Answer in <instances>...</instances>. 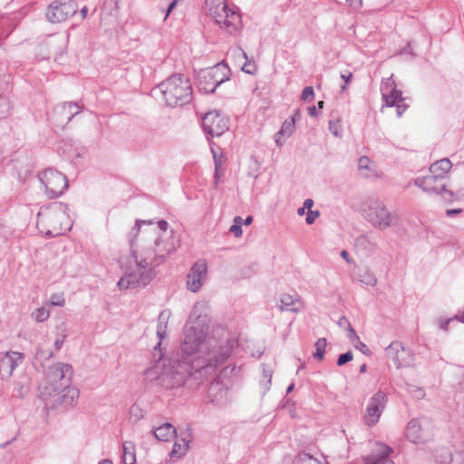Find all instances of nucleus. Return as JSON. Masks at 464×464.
Instances as JSON below:
<instances>
[{
	"mask_svg": "<svg viewBox=\"0 0 464 464\" xmlns=\"http://www.w3.org/2000/svg\"><path fill=\"white\" fill-rule=\"evenodd\" d=\"M141 219H137L129 234L135 267L129 268L119 280L117 285L120 289L146 286L155 276L153 267L164 263L177 248L172 242L162 240L155 228L142 231L141 237L136 239Z\"/></svg>",
	"mask_w": 464,
	"mask_h": 464,
	"instance_id": "obj_1",
	"label": "nucleus"
},
{
	"mask_svg": "<svg viewBox=\"0 0 464 464\" xmlns=\"http://www.w3.org/2000/svg\"><path fill=\"white\" fill-rule=\"evenodd\" d=\"M148 382L165 389L182 386L190 376L189 364L177 360L162 359L144 372Z\"/></svg>",
	"mask_w": 464,
	"mask_h": 464,
	"instance_id": "obj_2",
	"label": "nucleus"
},
{
	"mask_svg": "<svg viewBox=\"0 0 464 464\" xmlns=\"http://www.w3.org/2000/svg\"><path fill=\"white\" fill-rule=\"evenodd\" d=\"M36 226L46 237H55L64 235L72 226L67 205L53 202L42 208L37 215Z\"/></svg>",
	"mask_w": 464,
	"mask_h": 464,
	"instance_id": "obj_3",
	"label": "nucleus"
},
{
	"mask_svg": "<svg viewBox=\"0 0 464 464\" xmlns=\"http://www.w3.org/2000/svg\"><path fill=\"white\" fill-rule=\"evenodd\" d=\"M203 306V304L197 303L186 324L180 346L184 353L193 354L197 353L206 339L208 330V318L207 315L198 314Z\"/></svg>",
	"mask_w": 464,
	"mask_h": 464,
	"instance_id": "obj_4",
	"label": "nucleus"
},
{
	"mask_svg": "<svg viewBox=\"0 0 464 464\" xmlns=\"http://www.w3.org/2000/svg\"><path fill=\"white\" fill-rule=\"evenodd\" d=\"M167 105L175 107L188 103L192 98V87L182 74H172L158 85Z\"/></svg>",
	"mask_w": 464,
	"mask_h": 464,
	"instance_id": "obj_5",
	"label": "nucleus"
},
{
	"mask_svg": "<svg viewBox=\"0 0 464 464\" xmlns=\"http://www.w3.org/2000/svg\"><path fill=\"white\" fill-rule=\"evenodd\" d=\"M206 7L221 28L226 29L230 34H235L240 25V14L228 9L225 0H205Z\"/></svg>",
	"mask_w": 464,
	"mask_h": 464,
	"instance_id": "obj_6",
	"label": "nucleus"
},
{
	"mask_svg": "<svg viewBox=\"0 0 464 464\" xmlns=\"http://www.w3.org/2000/svg\"><path fill=\"white\" fill-rule=\"evenodd\" d=\"M72 373V365L66 363H56L50 366L46 372V385L40 386L44 399L51 397L53 393L70 384Z\"/></svg>",
	"mask_w": 464,
	"mask_h": 464,
	"instance_id": "obj_7",
	"label": "nucleus"
},
{
	"mask_svg": "<svg viewBox=\"0 0 464 464\" xmlns=\"http://www.w3.org/2000/svg\"><path fill=\"white\" fill-rule=\"evenodd\" d=\"M363 215L370 224L380 230L390 227L396 219L395 214L378 199H370L365 203Z\"/></svg>",
	"mask_w": 464,
	"mask_h": 464,
	"instance_id": "obj_8",
	"label": "nucleus"
},
{
	"mask_svg": "<svg viewBox=\"0 0 464 464\" xmlns=\"http://www.w3.org/2000/svg\"><path fill=\"white\" fill-rule=\"evenodd\" d=\"M38 178L44 187L45 195L50 198L60 197L68 188L66 176L55 169H46L38 174Z\"/></svg>",
	"mask_w": 464,
	"mask_h": 464,
	"instance_id": "obj_9",
	"label": "nucleus"
},
{
	"mask_svg": "<svg viewBox=\"0 0 464 464\" xmlns=\"http://www.w3.org/2000/svg\"><path fill=\"white\" fill-rule=\"evenodd\" d=\"M237 347V341L234 338L227 339L224 343L209 346L205 357L202 368L215 369L223 364Z\"/></svg>",
	"mask_w": 464,
	"mask_h": 464,
	"instance_id": "obj_10",
	"label": "nucleus"
},
{
	"mask_svg": "<svg viewBox=\"0 0 464 464\" xmlns=\"http://www.w3.org/2000/svg\"><path fill=\"white\" fill-rule=\"evenodd\" d=\"M381 92L385 105L387 107L395 106L397 115L401 117L409 106L403 102L402 93L397 90L396 83L392 77L382 82Z\"/></svg>",
	"mask_w": 464,
	"mask_h": 464,
	"instance_id": "obj_11",
	"label": "nucleus"
},
{
	"mask_svg": "<svg viewBox=\"0 0 464 464\" xmlns=\"http://www.w3.org/2000/svg\"><path fill=\"white\" fill-rule=\"evenodd\" d=\"M386 356L391 359L397 368H406L413 365L412 352L403 346L401 342L394 341L385 348Z\"/></svg>",
	"mask_w": 464,
	"mask_h": 464,
	"instance_id": "obj_12",
	"label": "nucleus"
},
{
	"mask_svg": "<svg viewBox=\"0 0 464 464\" xmlns=\"http://www.w3.org/2000/svg\"><path fill=\"white\" fill-rule=\"evenodd\" d=\"M386 403L387 396L382 391L377 392L371 397L363 416L365 425L372 427L379 421L386 407Z\"/></svg>",
	"mask_w": 464,
	"mask_h": 464,
	"instance_id": "obj_13",
	"label": "nucleus"
},
{
	"mask_svg": "<svg viewBox=\"0 0 464 464\" xmlns=\"http://www.w3.org/2000/svg\"><path fill=\"white\" fill-rule=\"evenodd\" d=\"M83 105L77 102H62L53 108L51 119L57 127L63 128L81 113Z\"/></svg>",
	"mask_w": 464,
	"mask_h": 464,
	"instance_id": "obj_14",
	"label": "nucleus"
},
{
	"mask_svg": "<svg viewBox=\"0 0 464 464\" xmlns=\"http://www.w3.org/2000/svg\"><path fill=\"white\" fill-rule=\"evenodd\" d=\"M202 128L211 137H219L228 130V120L216 111H209L202 118Z\"/></svg>",
	"mask_w": 464,
	"mask_h": 464,
	"instance_id": "obj_15",
	"label": "nucleus"
},
{
	"mask_svg": "<svg viewBox=\"0 0 464 464\" xmlns=\"http://www.w3.org/2000/svg\"><path fill=\"white\" fill-rule=\"evenodd\" d=\"M77 4L74 1L59 2L54 1L48 6L46 12L47 19L52 23H61L77 12Z\"/></svg>",
	"mask_w": 464,
	"mask_h": 464,
	"instance_id": "obj_16",
	"label": "nucleus"
},
{
	"mask_svg": "<svg viewBox=\"0 0 464 464\" xmlns=\"http://www.w3.org/2000/svg\"><path fill=\"white\" fill-rule=\"evenodd\" d=\"M228 367L222 370L218 375L208 386V397L211 402L217 405H224L228 401V387L222 380V375L227 374Z\"/></svg>",
	"mask_w": 464,
	"mask_h": 464,
	"instance_id": "obj_17",
	"label": "nucleus"
},
{
	"mask_svg": "<svg viewBox=\"0 0 464 464\" xmlns=\"http://www.w3.org/2000/svg\"><path fill=\"white\" fill-rule=\"evenodd\" d=\"M208 273L207 262L198 260L190 268L187 276V287L193 293H197L203 285Z\"/></svg>",
	"mask_w": 464,
	"mask_h": 464,
	"instance_id": "obj_18",
	"label": "nucleus"
},
{
	"mask_svg": "<svg viewBox=\"0 0 464 464\" xmlns=\"http://www.w3.org/2000/svg\"><path fill=\"white\" fill-rule=\"evenodd\" d=\"M24 360V354L19 352L9 351L0 353V378H9L14 370Z\"/></svg>",
	"mask_w": 464,
	"mask_h": 464,
	"instance_id": "obj_19",
	"label": "nucleus"
},
{
	"mask_svg": "<svg viewBox=\"0 0 464 464\" xmlns=\"http://www.w3.org/2000/svg\"><path fill=\"white\" fill-rule=\"evenodd\" d=\"M415 185L421 188L423 191L428 193L440 194L441 192L448 193L450 197L452 196V192L446 188V185L441 183V180L433 177L432 175H428L425 177L418 178L414 181Z\"/></svg>",
	"mask_w": 464,
	"mask_h": 464,
	"instance_id": "obj_20",
	"label": "nucleus"
},
{
	"mask_svg": "<svg viewBox=\"0 0 464 464\" xmlns=\"http://www.w3.org/2000/svg\"><path fill=\"white\" fill-rule=\"evenodd\" d=\"M405 434L413 443H424L430 437L429 431L422 428L419 419H413L408 423Z\"/></svg>",
	"mask_w": 464,
	"mask_h": 464,
	"instance_id": "obj_21",
	"label": "nucleus"
},
{
	"mask_svg": "<svg viewBox=\"0 0 464 464\" xmlns=\"http://www.w3.org/2000/svg\"><path fill=\"white\" fill-rule=\"evenodd\" d=\"M392 449L384 444H379L378 449L363 459L365 464H394L390 455Z\"/></svg>",
	"mask_w": 464,
	"mask_h": 464,
	"instance_id": "obj_22",
	"label": "nucleus"
},
{
	"mask_svg": "<svg viewBox=\"0 0 464 464\" xmlns=\"http://www.w3.org/2000/svg\"><path fill=\"white\" fill-rule=\"evenodd\" d=\"M51 397H56L55 402L63 407H71L73 406L79 397V391L74 387H70L69 384L67 386L63 387L55 393H53Z\"/></svg>",
	"mask_w": 464,
	"mask_h": 464,
	"instance_id": "obj_23",
	"label": "nucleus"
},
{
	"mask_svg": "<svg viewBox=\"0 0 464 464\" xmlns=\"http://www.w3.org/2000/svg\"><path fill=\"white\" fill-rule=\"evenodd\" d=\"M230 71L225 63L216 64L210 69L204 70V78L213 81L218 87L229 79Z\"/></svg>",
	"mask_w": 464,
	"mask_h": 464,
	"instance_id": "obj_24",
	"label": "nucleus"
},
{
	"mask_svg": "<svg viewBox=\"0 0 464 464\" xmlns=\"http://www.w3.org/2000/svg\"><path fill=\"white\" fill-rule=\"evenodd\" d=\"M279 309L281 311L285 310L298 313L304 309V304L298 295L282 294L280 297Z\"/></svg>",
	"mask_w": 464,
	"mask_h": 464,
	"instance_id": "obj_25",
	"label": "nucleus"
},
{
	"mask_svg": "<svg viewBox=\"0 0 464 464\" xmlns=\"http://www.w3.org/2000/svg\"><path fill=\"white\" fill-rule=\"evenodd\" d=\"M171 312L169 309H164L159 314L157 324V336L160 339V342L155 348L160 347L161 342L167 337L168 324Z\"/></svg>",
	"mask_w": 464,
	"mask_h": 464,
	"instance_id": "obj_26",
	"label": "nucleus"
},
{
	"mask_svg": "<svg viewBox=\"0 0 464 464\" xmlns=\"http://www.w3.org/2000/svg\"><path fill=\"white\" fill-rule=\"evenodd\" d=\"M451 166L452 164L450 160L442 159L430 165V173L433 177L442 180L446 177Z\"/></svg>",
	"mask_w": 464,
	"mask_h": 464,
	"instance_id": "obj_27",
	"label": "nucleus"
},
{
	"mask_svg": "<svg viewBox=\"0 0 464 464\" xmlns=\"http://www.w3.org/2000/svg\"><path fill=\"white\" fill-rule=\"evenodd\" d=\"M146 223H143V225H153L152 221L151 220H145ZM142 222L140 224V227L141 226ZM169 227V223L166 221V220H160L158 222V227H149V228H144V229H141L140 227V232L139 234L136 236V239H139L141 237V234H142V231L144 230H150V229H153L155 228L158 232V235L160 237H161L162 240H169L170 242H172L173 244L174 243V240L172 238V236H169L167 237V229ZM176 246V245H174Z\"/></svg>",
	"mask_w": 464,
	"mask_h": 464,
	"instance_id": "obj_28",
	"label": "nucleus"
},
{
	"mask_svg": "<svg viewBox=\"0 0 464 464\" xmlns=\"http://www.w3.org/2000/svg\"><path fill=\"white\" fill-rule=\"evenodd\" d=\"M155 438L161 441H169L176 434V429L170 423H164L153 430Z\"/></svg>",
	"mask_w": 464,
	"mask_h": 464,
	"instance_id": "obj_29",
	"label": "nucleus"
},
{
	"mask_svg": "<svg viewBox=\"0 0 464 464\" xmlns=\"http://www.w3.org/2000/svg\"><path fill=\"white\" fill-rule=\"evenodd\" d=\"M294 130H295V119L294 120H285L283 122L280 130L276 134V145L278 147H281L284 142L281 140V138H283L284 140H285L292 135Z\"/></svg>",
	"mask_w": 464,
	"mask_h": 464,
	"instance_id": "obj_30",
	"label": "nucleus"
},
{
	"mask_svg": "<svg viewBox=\"0 0 464 464\" xmlns=\"http://www.w3.org/2000/svg\"><path fill=\"white\" fill-rule=\"evenodd\" d=\"M354 246L365 256H369L374 249V245L372 244L367 236L362 235L354 241Z\"/></svg>",
	"mask_w": 464,
	"mask_h": 464,
	"instance_id": "obj_31",
	"label": "nucleus"
},
{
	"mask_svg": "<svg viewBox=\"0 0 464 464\" xmlns=\"http://www.w3.org/2000/svg\"><path fill=\"white\" fill-rule=\"evenodd\" d=\"M122 462L123 464H135L136 456L134 452V445L130 441H126L122 445Z\"/></svg>",
	"mask_w": 464,
	"mask_h": 464,
	"instance_id": "obj_32",
	"label": "nucleus"
},
{
	"mask_svg": "<svg viewBox=\"0 0 464 464\" xmlns=\"http://www.w3.org/2000/svg\"><path fill=\"white\" fill-rule=\"evenodd\" d=\"M197 84L198 89L206 93H212L217 89L216 83L213 81L204 78V70L199 72Z\"/></svg>",
	"mask_w": 464,
	"mask_h": 464,
	"instance_id": "obj_33",
	"label": "nucleus"
},
{
	"mask_svg": "<svg viewBox=\"0 0 464 464\" xmlns=\"http://www.w3.org/2000/svg\"><path fill=\"white\" fill-rule=\"evenodd\" d=\"M371 160L368 157L362 156L358 160V169L360 171H367V173H363L362 175L365 178H370L375 175L374 170L370 166Z\"/></svg>",
	"mask_w": 464,
	"mask_h": 464,
	"instance_id": "obj_34",
	"label": "nucleus"
},
{
	"mask_svg": "<svg viewBox=\"0 0 464 464\" xmlns=\"http://www.w3.org/2000/svg\"><path fill=\"white\" fill-rule=\"evenodd\" d=\"M189 440L185 439L180 440V441H176L173 445L172 450L170 452L171 457H180L182 456L188 448Z\"/></svg>",
	"mask_w": 464,
	"mask_h": 464,
	"instance_id": "obj_35",
	"label": "nucleus"
},
{
	"mask_svg": "<svg viewBox=\"0 0 464 464\" xmlns=\"http://www.w3.org/2000/svg\"><path fill=\"white\" fill-rule=\"evenodd\" d=\"M327 344V341L325 338H319L315 342V353H314V358L318 361H322L324 359V355L325 353V347Z\"/></svg>",
	"mask_w": 464,
	"mask_h": 464,
	"instance_id": "obj_36",
	"label": "nucleus"
},
{
	"mask_svg": "<svg viewBox=\"0 0 464 464\" xmlns=\"http://www.w3.org/2000/svg\"><path fill=\"white\" fill-rule=\"evenodd\" d=\"M293 464H322L317 459L307 453H301L293 461Z\"/></svg>",
	"mask_w": 464,
	"mask_h": 464,
	"instance_id": "obj_37",
	"label": "nucleus"
},
{
	"mask_svg": "<svg viewBox=\"0 0 464 464\" xmlns=\"http://www.w3.org/2000/svg\"><path fill=\"white\" fill-rule=\"evenodd\" d=\"M33 318L38 322L43 323L45 322L49 318V311L44 307L37 308L33 314Z\"/></svg>",
	"mask_w": 464,
	"mask_h": 464,
	"instance_id": "obj_38",
	"label": "nucleus"
},
{
	"mask_svg": "<svg viewBox=\"0 0 464 464\" xmlns=\"http://www.w3.org/2000/svg\"><path fill=\"white\" fill-rule=\"evenodd\" d=\"M360 281L367 285L372 286L375 285L377 283L376 277L369 272H365L362 275H360Z\"/></svg>",
	"mask_w": 464,
	"mask_h": 464,
	"instance_id": "obj_39",
	"label": "nucleus"
},
{
	"mask_svg": "<svg viewBox=\"0 0 464 464\" xmlns=\"http://www.w3.org/2000/svg\"><path fill=\"white\" fill-rule=\"evenodd\" d=\"M353 356L352 352H347V353L340 354L337 359V365L338 366L344 365L345 363L351 362L353 360Z\"/></svg>",
	"mask_w": 464,
	"mask_h": 464,
	"instance_id": "obj_40",
	"label": "nucleus"
},
{
	"mask_svg": "<svg viewBox=\"0 0 464 464\" xmlns=\"http://www.w3.org/2000/svg\"><path fill=\"white\" fill-rule=\"evenodd\" d=\"M353 343L354 347L356 349H358L359 351H361L363 354L371 355V350L367 347V345L364 343H362L360 340V337L358 338V340H355V342Z\"/></svg>",
	"mask_w": 464,
	"mask_h": 464,
	"instance_id": "obj_41",
	"label": "nucleus"
},
{
	"mask_svg": "<svg viewBox=\"0 0 464 464\" xmlns=\"http://www.w3.org/2000/svg\"><path fill=\"white\" fill-rule=\"evenodd\" d=\"M314 97V88L312 86H306L303 92L301 98L304 101H312Z\"/></svg>",
	"mask_w": 464,
	"mask_h": 464,
	"instance_id": "obj_42",
	"label": "nucleus"
},
{
	"mask_svg": "<svg viewBox=\"0 0 464 464\" xmlns=\"http://www.w3.org/2000/svg\"><path fill=\"white\" fill-rule=\"evenodd\" d=\"M242 71L248 74H254L256 72V66L254 61H246L242 66Z\"/></svg>",
	"mask_w": 464,
	"mask_h": 464,
	"instance_id": "obj_43",
	"label": "nucleus"
},
{
	"mask_svg": "<svg viewBox=\"0 0 464 464\" xmlns=\"http://www.w3.org/2000/svg\"><path fill=\"white\" fill-rule=\"evenodd\" d=\"M320 216V212L318 210H309L307 212V216H306V218H305V222L308 224V225H312L314 224V222L315 221V219Z\"/></svg>",
	"mask_w": 464,
	"mask_h": 464,
	"instance_id": "obj_44",
	"label": "nucleus"
},
{
	"mask_svg": "<svg viewBox=\"0 0 464 464\" xmlns=\"http://www.w3.org/2000/svg\"><path fill=\"white\" fill-rule=\"evenodd\" d=\"M329 130L336 137L340 136V125L339 121H334V120L329 121Z\"/></svg>",
	"mask_w": 464,
	"mask_h": 464,
	"instance_id": "obj_45",
	"label": "nucleus"
},
{
	"mask_svg": "<svg viewBox=\"0 0 464 464\" xmlns=\"http://www.w3.org/2000/svg\"><path fill=\"white\" fill-rule=\"evenodd\" d=\"M263 375L264 378L266 379V382L264 383V389L267 391L271 385L272 382V372L270 370H266L264 368L263 370Z\"/></svg>",
	"mask_w": 464,
	"mask_h": 464,
	"instance_id": "obj_46",
	"label": "nucleus"
},
{
	"mask_svg": "<svg viewBox=\"0 0 464 464\" xmlns=\"http://www.w3.org/2000/svg\"><path fill=\"white\" fill-rule=\"evenodd\" d=\"M65 301L64 298L60 295H53L51 296V304L53 305L56 306H63L64 304Z\"/></svg>",
	"mask_w": 464,
	"mask_h": 464,
	"instance_id": "obj_47",
	"label": "nucleus"
},
{
	"mask_svg": "<svg viewBox=\"0 0 464 464\" xmlns=\"http://www.w3.org/2000/svg\"><path fill=\"white\" fill-rule=\"evenodd\" d=\"M36 357L39 359L48 360L51 357H53V353L51 351H44L42 349H39L36 353Z\"/></svg>",
	"mask_w": 464,
	"mask_h": 464,
	"instance_id": "obj_48",
	"label": "nucleus"
},
{
	"mask_svg": "<svg viewBox=\"0 0 464 464\" xmlns=\"http://www.w3.org/2000/svg\"><path fill=\"white\" fill-rule=\"evenodd\" d=\"M230 232L234 234V236L236 237H240L242 236V227L240 226H238L237 224H233L231 227H230Z\"/></svg>",
	"mask_w": 464,
	"mask_h": 464,
	"instance_id": "obj_49",
	"label": "nucleus"
},
{
	"mask_svg": "<svg viewBox=\"0 0 464 464\" xmlns=\"http://www.w3.org/2000/svg\"><path fill=\"white\" fill-rule=\"evenodd\" d=\"M4 107L3 110H0V118H5L9 114L10 105L7 102L1 104Z\"/></svg>",
	"mask_w": 464,
	"mask_h": 464,
	"instance_id": "obj_50",
	"label": "nucleus"
},
{
	"mask_svg": "<svg viewBox=\"0 0 464 464\" xmlns=\"http://www.w3.org/2000/svg\"><path fill=\"white\" fill-rule=\"evenodd\" d=\"M348 338L352 343H354L355 340H358L359 338V336L356 334L354 329L351 326V324H349Z\"/></svg>",
	"mask_w": 464,
	"mask_h": 464,
	"instance_id": "obj_51",
	"label": "nucleus"
},
{
	"mask_svg": "<svg viewBox=\"0 0 464 464\" xmlns=\"http://www.w3.org/2000/svg\"><path fill=\"white\" fill-rule=\"evenodd\" d=\"M348 5L353 8V9H358L362 6V0H346Z\"/></svg>",
	"mask_w": 464,
	"mask_h": 464,
	"instance_id": "obj_52",
	"label": "nucleus"
},
{
	"mask_svg": "<svg viewBox=\"0 0 464 464\" xmlns=\"http://www.w3.org/2000/svg\"><path fill=\"white\" fill-rule=\"evenodd\" d=\"M214 154V160H215V179L216 180L218 181V179H219V173H218V169L220 167V164L219 162L217 160V157H216V154Z\"/></svg>",
	"mask_w": 464,
	"mask_h": 464,
	"instance_id": "obj_53",
	"label": "nucleus"
},
{
	"mask_svg": "<svg viewBox=\"0 0 464 464\" xmlns=\"http://www.w3.org/2000/svg\"><path fill=\"white\" fill-rule=\"evenodd\" d=\"M341 78L344 81L345 83H348L351 82L353 78V73L351 72H348L347 73L341 74Z\"/></svg>",
	"mask_w": 464,
	"mask_h": 464,
	"instance_id": "obj_54",
	"label": "nucleus"
},
{
	"mask_svg": "<svg viewBox=\"0 0 464 464\" xmlns=\"http://www.w3.org/2000/svg\"><path fill=\"white\" fill-rule=\"evenodd\" d=\"M177 2H178L177 0H173V1L169 4V7H168V9H167V11H166L165 19L167 18V16H169V15L170 12L175 8V6H176V5H177Z\"/></svg>",
	"mask_w": 464,
	"mask_h": 464,
	"instance_id": "obj_55",
	"label": "nucleus"
},
{
	"mask_svg": "<svg viewBox=\"0 0 464 464\" xmlns=\"http://www.w3.org/2000/svg\"><path fill=\"white\" fill-rule=\"evenodd\" d=\"M313 206H314V200L311 198H307L304 200L303 207H304L305 209H308V211H309V210H312L311 208Z\"/></svg>",
	"mask_w": 464,
	"mask_h": 464,
	"instance_id": "obj_56",
	"label": "nucleus"
},
{
	"mask_svg": "<svg viewBox=\"0 0 464 464\" xmlns=\"http://www.w3.org/2000/svg\"><path fill=\"white\" fill-rule=\"evenodd\" d=\"M340 255L347 263L351 264L353 262L349 257V253L346 250H342Z\"/></svg>",
	"mask_w": 464,
	"mask_h": 464,
	"instance_id": "obj_57",
	"label": "nucleus"
},
{
	"mask_svg": "<svg viewBox=\"0 0 464 464\" xmlns=\"http://www.w3.org/2000/svg\"><path fill=\"white\" fill-rule=\"evenodd\" d=\"M451 461H452V457L449 452H447V454L445 455L443 459L440 460V463L441 464H450Z\"/></svg>",
	"mask_w": 464,
	"mask_h": 464,
	"instance_id": "obj_58",
	"label": "nucleus"
},
{
	"mask_svg": "<svg viewBox=\"0 0 464 464\" xmlns=\"http://www.w3.org/2000/svg\"><path fill=\"white\" fill-rule=\"evenodd\" d=\"M63 342H64V338H57L54 342V346L56 348V350H60L61 347L63 346Z\"/></svg>",
	"mask_w": 464,
	"mask_h": 464,
	"instance_id": "obj_59",
	"label": "nucleus"
},
{
	"mask_svg": "<svg viewBox=\"0 0 464 464\" xmlns=\"http://www.w3.org/2000/svg\"><path fill=\"white\" fill-rule=\"evenodd\" d=\"M308 113L311 117L317 116V108L315 106H310L308 108Z\"/></svg>",
	"mask_w": 464,
	"mask_h": 464,
	"instance_id": "obj_60",
	"label": "nucleus"
},
{
	"mask_svg": "<svg viewBox=\"0 0 464 464\" xmlns=\"http://www.w3.org/2000/svg\"><path fill=\"white\" fill-rule=\"evenodd\" d=\"M454 319L461 322V323H464V311L463 312H459V314H457L454 317Z\"/></svg>",
	"mask_w": 464,
	"mask_h": 464,
	"instance_id": "obj_61",
	"label": "nucleus"
},
{
	"mask_svg": "<svg viewBox=\"0 0 464 464\" xmlns=\"http://www.w3.org/2000/svg\"><path fill=\"white\" fill-rule=\"evenodd\" d=\"M234 224H237L238 226H240L242 227V224H243V219L241 217L239 216H237L234 218Z\"/></svg>",
	"mask_w": 464,
	"mask_h": 464,
	"instance_id": "obj_62",
	"label": "nucleus"
},
{
	"mask_svg": "<svg viewBox=\"0 0 464 464\" xmlns=\"http://www.w3.org/2000/svg\"><path fill=\"white\" fill-rule=\"evenodd\" d=\"M295 119V121L296 120H300L301 119V113L298 110H296L294 113V115L289 119V120H294Z\"/></svg>",
	"mask_w": 464,
	"mask_h": 464,
	"instance_id": "obj_63",
	"label": "nucleus"
},
{
	"mask_svg": "<svg viewBox=\"0 0 464 464\" xmlns=\"http://www.w3.org/2000/svg\"><path fill=\"white\" fill-rule=\"evenodd\" d=\"M459 212H461V209H449V210H447V215L452 216V215L458 214Z\"/></svg>",
	"mask_w": 464,
	"mask_h": 464,
	"instance_id": "obj_64",
	"label": "nucleus"
}]
</instances>
